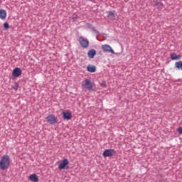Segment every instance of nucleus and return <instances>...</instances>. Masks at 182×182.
<instances>
[{
	"label": "nucleus",
	"instance_id": "obj_1",
	"mask_svg": "<svg viewBox=\"0 0 182 182\" xmlns=\"http://www.w3.org/2000/svg\"><path fill=\"white\" fill-rule=\"evenodd\" d=\"M11 165V157L8 154H4L0 159V169L5 171L9 169Z\"/></svg>",
	"mask_w": 182,
	"mask_h": 182
},
{
	"label": "nucleus",
	"instance_id": "obj_2",
	"mask_svg": "<svg viewBox=\"0 0 182 182\" xmlns=\"http://www.w3.org/2000/svg\"><path fill=\"white\" fill-rule=\"evenodd\" d=\"M93 87H95V82H92L90 79H85L82 82V89H85L88 91L93 90Z\"/></svg>",
	"mask_w": 182,
	"mask_h": 182
},
{
	"label": "nucleus",
	"instance_id": "obj_3",
	"mask_svg": "<svg viewBox=\"0 0 182 182\" xmlns=\"http://www.w3.org/2000/svg\"><path fill=\"white\" fill-rule=\"evenodd\" d=\"M78 42L82 48L86 49L89 48V40L87 38L80 36L78 39Z\"/></svg>",
	"mask_w": 182,
	"mask_h": 182
},
{
	"label": "nucleus",
	"instance_id": "obj_4",
	"mask_svg": "<svg viewBox=\"0 0 182 182\" xmlns=\"http://www.w3.org/2000/svg\"><path fill=\"white\" fill-rule=\"evenodd\" d=\"M46 120L51 125H53L58 123V118L54 114H48L46 117Z\"/></svg>",
	"mask_w": 182,
	"mask_h": 182
},
{
	"label": "nucleus",
	"instance_id": "obj_5",
	"mask_svg": "<svg viewBox=\"0 0 182 182\" xmlns=\"http://www.w3.org/2000/svg\"><path fill=\"white\" fill-rule=\"evenodd\" d=\"M102 50L104 53H110L112 55L115 54L114 50L112 48V46H110V45H109V44L102 45Z\"/></svg>",
	"mask_w": 182,
	"mask_h": 182
},
{
	"label": "nucleus",
	"instance_id": "obj_6",
	"mask_svg": "<svg viewBox=\"0 0 182 182\" xmlns=\"http://www.w3.org/2000/svg\"><path fill=\"white\" fill-rule=\"evenodd\" d=\"M116 154V151L113 149H106L103 153L102 156L104 157H112Z\"/></svg>",
	"mask_w": 182,
	"mask_h": 182
},
{
	"label": "nucleus",
	"instance_id": "obj_7",
	"mask_svg": "<svg viewBox=\"0 0 182 182\" xmlns=\"http://www.w3.org/2000/svg\"><path fill=\"white\" fill-rule=\"evenodd\" d=\"M22 75V70L20 68H16L12 71V76L19 77Z\"/></svg>",
	"mask_w": 182,
	"mask_h": 182
},
{
	"label": "nucleus",
	"instance_id": "obj_8",
	"mask_svg": "<svg viewBox=\"0 0 182 182\" xmlns=\"http://www.w3.org/2000/svg\"><path fill=\"white\" fill-rule=\"evenodd\" d=\"M69 165V159H64L58 166L59 170H63L66 168V166Z\"/></svg>",
	"mask_w": 182,
	"mask_h": 182
},
{
	"label": "nucleus",
	"instance_id": "obj_9",
	"mask_svg": "<svg viewBox=\"0 0 182 182\" xmlns=\"http://www.w3.org/2000/svg\"><path fill=\"white\" fill-rule=\"evenodd\" d=\"M28 178L32 182H38L39 177L36 173H32L28 176Z\"/></svg>",
	"mask_w": 182,
	"mask_h": 182
},
{
	"label": "nucleus",
	"instance_id": "obj_10",
	"mask_svg": "<svg viewBox=\"0 0 182 182\" xmlns=\"http://www.w3.org/2000/svg\"><path fill=\"white\" fill-rule=\"evenodd\" d=\"M7 17V12L6 10L1 9H0V19L1 20H6Z\"/></svg>",
	"mask_w": 182,
	"mask_h": 182
},
{
	"label": "nucleus",
	"instance_id": "obj_11",
	"mask_svg": "<svg viewBox=\"0 0 182 182\" xmlns=\"http://www.w3.org/2000/svg\"><path fill=\"white\" fill-rule=\"evenodd\" d=\"M63 117L64 119L69 121V120L72 119V113H70L69 112H63Z\"/></svg>",
	"mask_w": 182,
	"mask_h": 182
},
{
	"label": "nucleus",
	"instance_id": "obj_12",
	"mask_svg": "<svg viewBox=\"0 0 182 182\" xmlns=\"http://www.w3.org/2000/svg\"><path fill=\"white\" fill-rule=\"evenodd\" d=\"M170 58L171 60H178L181 58V55H177L176 53H171Z\"/></svg>",
	"mask_w": 182,
	"mask_h": 182
},
{
	"label": "nucleus",
	"instance_id": "obj_13",
	"mask_svg": "<svg viewBox=\"0 0 182 182\" xmlns=\"http://www.w3.org/2000/svg\"><path fill=\"white\" fill-rule=\"evenodd\" d=\"M88 58L93 59L96 55V50L95 49L90 50L87 53Z\"/></svg>",
	"mask_w": 182,
	"mask_h": 182
},
{
	"label": "nucleus",
	"instance_id": "obj_14",
	"mask_svg": "<svg viewBox=\"0 0 182 182\" xmlns=\"http://www.w3.org/2000/svg\"><path fill=\"white\" fill-rule=\"evenodd\" d=\"M107 17L110 19V20H114L115 18V11H107Z\"/></svg>",
	"mask_w": 182,
	"mask_h": 182
},
{
	"label": "nucleus",
	"instance_id": "obj_15",
	"mask_svg": "<svg viewBox=\"0 0 182 182\" xmlns=\"http://www.w3.org/2000/svg\"><path fill=\"white\" fill-rule=\"evenodd\" d=\"M87 70L91 73H94L96 72V66L95 65H88L87 67Z\"/></svg>",
	"mask_w": 182,
	"mask_h": 182
},
{
	"label": "nucleus",
	"instance_id": "obj_16",
	"mask_svg": "<svg viewBox=\"0 0 182 182\" xmlns=\"http://www.w3.org/2000/svg\"><path fill=\"white\" fill-rule=\"evenodd\" d=\"M175 67H176L178 70H182V61L180 60V61H178V62H176V63H175Z\"/></svg>",
	"mask_w": 182,
	"mask_h": 182
},
{
	"label": "nucleus",
	"instance_id": "obj_17",
	"mask_svg": "<svg viewBox=\"0 0 182 182\" xmlns=\"http://www.w3.org/2000/svg\"><path fill=\"white\" fill-rule=\"evenodd\" d=\"M154 6L156 8V9H161L164 6L163 5V3L161 2H156L154 5Z\"/></svg>",
	"mask_w": 182,
	"mask_h": 182
},
{
	"label": "nucleus",
	"instance_id": "obj_18",
	"mask_svg": "<svg viewBox=\"0 0 182 182\" xmlns=\"http://www.w3.org/2000/svg\"><path fill=\"white\" fill-rule=\"evenodd\" d=\"M12 88H13L14 90H18V83H15V84L12 86Z\"/></svg>",
	"mask_w": 182,
	"mask_h": 182
},
{
	"label": "nucleus",
	"instance_id": "obj_19",
	"mask_svg": "<svg viewBox=\"0 0 182 182\" xmlns=\"http://www.w3.org/2000/svg\"><path fill=\"white\" fill-rule=\"evenodd\" d=\"M4 28H6V29H9L10 26H9V23H7V22L4 23Z\"/></svg>",
	"mask_w": 182,
	"mask_h": 182
},
{
	"label": "nucleus",
	"instance_id": "obj_20",
	"mask_svg": "<svg viewBox=\"0 0 182 182\" xmlns=\"http://www.w3.org/2000/svg\"><path fill=\"white\" fill-rule=\"evenodd\" d=\"M101 87H106V81H102L100 84Z\"/></svg>",
	"mask_w": 182,
	"mask_h": 182
},
{
	"label": "nucleus",
	"instance_id": "obj_21",
	"mask_svg": "<svg viewBox=\"0 0 182 182\" xmlns=\"http://www.w3.org/2000/svg\"><path fill=\"white\" fill-rule=\"evenodd\" d=\"M177 132L180 134H182V127H180L177 129Z\"/></svg>",
	"mask_w": 182,
	"mask_h": 182
}]
</instances>
